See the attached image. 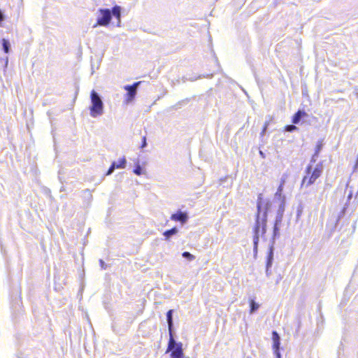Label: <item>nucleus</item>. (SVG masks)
I'll return each mask as SVG.
<instances>
[{"label":"nucleus","instance_id":"1","mask_svg":"<svg viewBox=\"0 0 358 358\" xmlns=\"http://www.w3.org/2000/svg\"><path fill=\"white\" fill-rule=\"evenodd\" d=\"M263 203L259 201L257 203V213L256 216V222L254 227L253 236V252L255 257L257 255L258 243L259 236H264L266 231L267 213L270 209L271 203L267 202L265 205L264 211L262 213Z\"/></svg>","mask_w":358,"mask_h":358},{"label":"nucleus","instance_id":"2","mask_svg":"<svg viewBox=\"0 0 358 358\" xmlns=\"http://www.w3.org/2000/svg\"><path fill=\"white\" fill-rule=\"evenodd\" d=\"M90 115L92 117H97L103 114L104 104L101 96L92 90L90 92Z\"/></svg>","mask_w":358,"mask_h":358},{"label":"nucleus","instance_id":"3","mask_svg":"<svg viewBox=\"0 0 358 358\" xmlns=\"http://www.w3.org/2000/svg\"><path fill=\"white\" fill-rule=\"evenodd\" d=\"M323 171L322 163H318L313 170H312V164H309L306 169V176L303 177L301 187H308L313 184L315 180L321 176Z\"/></svg>","mask_w":358,"mask_h":358},{"label":"nucleus","instance_id":"4","mask_svg":"<svg viewBox=\"0 0 358 358\" xmlns=\"http://www.w3.org/2000/svg\"><path fill=\"white\" fill-rule=\"evenodd\" d=\"M113 15V7L112 9L109 8H99L96 13V22L92 26V28H96L98 26L108 27L112 20Z\"/></svg>","mask_w":358,"mask_h":358},{"label":"nucleus","instance_id":"5","mask_svg":"<svg viewBox=\"0 0 358 358\" xmlns=\"http://www.w3.org/2000/svg\"><path fill=\"white\" fill-rule=\"evenodd\" d=\"M182 347V344L181 343L176 342L173 338V335L169 336L168 349L166 352H171V358H184V353Z\"/></svg>","mask_w":358,"mask_h":358},{"label":"nucleus","instance_id":"6","mask_svg":"<svg viewBox=\"0 0 358 358\" xmlns=\"http://www.w3.org/2000/svg\"><path fill=\"white\" fill-rule=\"evenodd\" d=\"M140 84L141 82H136L131 85H127L123 87L124 90L127 91V93L124 95L123 103L124 104L128 105L134 100Z\"/></svg>","mask_w":358,"mask_h":358},{"label":"nucleus","instance_id":"7","mask_svg":"<svg viewBox=\"0 0 358 358\" xmlns=\"http://www.w3.org/2000/svg\"><path fill=\"white\" fill-rule=\"evenodd\" d=\"M171 219L173 221L180 222L183 224L187 221L188 215L187 213L178 210L176 213L171 215Z\"/></svg>","mask_w":358,"mask_h":358},{"label":"nucleus","instance_id":"8","mask_svg":"<svg viewBox=\"0 0 358 358\" xmlns=\"http://www.w3.org/2000/svg\"><path fill=\"white\" fill-rule=\"evenodd\" d=\"M121 14H122V8L118 5H115L113 6V17L116 19V27H121L122 22H121Z\"/></svg>","mask_w":358,"mask_h":358},{"label":"nucleus","instance_id":"9","mask_svg":"<svg viewBox=\"0 0 358 358\" xmlns=\"http://www.w3.org/2000/svg\"><path fill=\"white\" fill-rule=\"evenodd\" d=\"M274 244L270 243L266 259V267H271L273 260Z\"/></svg>","mask_w":358,"mask_h":358},{"label":"nucleus","instance_id":"10","mask_svg":"<svg viewBox=\"0 0 358 358\" xmlns=\"http://www.w3.org/2000/svg\"><path fill=\"white\" fill-rule=\"evenodd\" d=\"M173 310H169L166 313V320H167V323H168L169 336L173 335Z\"/></svg>","mask_w":358,"mask_h":358},{"label":"nucleus","instance_id":"11","mask_svg":"<svg viewBox=\"0 0 358 358\" xmlns=\"http://www.w3.org/2000/svg\"><path fill=\"white\" fill-rule=\"evenodd\" d=\"M272 339H273V350L280 349V337L279 334L275 331H273L272 332Z\"/></svg>","mask_w":358,"mask_h":358},{"label":"nucleus","instance_id":"12","mask_svg":"<svg viewBox=\"0 0 358 358\" xmlns=\"http://www.w3.org/2000/svg\"><path fill=\"white\" fill-rule=\"evenodd\" d=\"M307 113L303 110H298L294 115L292 119V122L294 124H299L301 120L303 117L307 116Z\"/></svg>","mask_w":358,"mask_h":358},{"label":"nucleus","instance_id":"13","mask_svg":"<svg viewBox=\"0 0 358 358\" xmlns=\"http://www.w3.org/2000/svg\"><path fill=\"white\" fill-rule=\"evenodd\" d=\"M280 225H275L274 224L273 236H272L271 240L270 241V243L275 244V239L280 236Z\"/></svg>","mask_w":358,"mask_h":358},{"label":"nucleus","instance_id":"14","mask_svg":"<svg viewBox=\"0 0 358 358\" xmlns=\"http://www.w3.org/2000/svg\"><path fill=\"white\" fill-rule=\"evenodd\" d=\"M178 230L176 227H173L171 229L166 230L164 232L163 235L166 237V239H169L172 236L176 234Z\"/></svg>","mask_w":358,"mask_h":358},{"label":"nucleus","instance_id":"15","mask_svg":"<svg viewBox=\"0 0 358 358\" xmlns=\"http://www.w3.org/2000/svg\"><path fill=\"white\" fill-rule=\"evenodd\" d=\"M2 48L5 53H8L10 52V44L8 40L5 38L2 39Z\"/></svg>","mask_w":358,"mask_h":358},{"label":"nucleus","instance_id":"16","mask_svg":"<svg viewBox=\"0 0 358 358\" xmlns=\"http://www.w3.org/2000/svg\"><path fill=\"white\" fill-rule=\"evenodd\" d=\"M274 203H276L278 206V209L277 214L283 215L284 211H285V201H275Z\"/></svg>","mask_w":358,"mask_h":358},{"label":"nucleus","instance_id":"17","mask_svg":"<svg viewBox=\"0 0 358 358\" xmlns=\"http://www.w3.org/2000/svg\"><path fill=\"white\" fill-rule=\"evenodd\" d=\"M259 307V305L255 301V300L251 299L250 301V313H254Z\"/></svg>","mask_w":358,"mask_h":358},{"label":"nucleus","instance_id":"18","mask_svg":"<svg viewBox=\"0 0 358 358\" xmlns=\"http://www.w3.org/2000/svg\"><path fill=\"white\" fill-rule=\"evenodd\" d=\"M127 160L125 157L120 159L117 162H115V166L117 169H124L126 166Z\"/></svg>","mask_w":358,"mask_h":358},{"label":"nucleus","instance_id":"19","mask_svg":"<svg viewBox=\"0 0 358 358\" xmlns=\"http://www.w3.org/2000/svg\"><path fill=\"white\" fill-rule=\"evenodd\" d=\"M282 192H278V190H277L275 194V196H274V202L275 201H285V196H283L282 194Z\"/></svg>","mask_w":358,"mask_h":358},{"label":"nucleus","instance_id":"20","mask_svg":"<svg viewBox=\"0 0 358 358\" xmlns=\"http://www.w3.org/2000/svg\"><path fill=\"white\" fill-rule=\"evenodd\" d=\"M182 257L187 259L189 261H192L195 259V257L189 252H182Z\"/></svg>","mask_w":358,"mask_h":358},{"label":"nucleus","instance_id":"21","mask_svg":"<svg viewBox=\"0 0 358 358\" xmlns=\"http://www.w3.org/2000/svg\"><path fill=\"white\" fill-rule=\"evenodd\" d=\"M134 173L137 176H141L143 173L142 168L139 164L136 165Z\"/></svg>","mask_w":358,"mask_h":358},{"label":"nucleus","instance_id":"22","mask_svg":"<svg viewBox=\"0 0 358 358\" xmlns=\"http://www.w3.org/2000/svg\"><path fill=\"white\" fill-rule=\"evenodd\" d=\"M283 215L277 214L275 220V225H281Z\"/></svg>","mask_w":358,"mask_h":358},{"label":"nucleus","instance_id":"23","mask_svg":"<svg viewBox=\"0 0 358 358\" xmlns=\"http://www.w3.org/2000/svg\"><path fill=\"white\" fill-rule=\"evenodd\" d=\"M115 169H117L115 166V162H113L111 164L110 166L109 167V169L106 173V175L109 176V175L112 174V173L115 171Z\"/></svg>","mask_w":358,"mask_h":358},{"label":"nucleus","instance_id":"24","mask_svg":"<svg viewBox=\"0 0 358 358\" xmlns=\"http://www.w3.org/2000/svg\"><path fill=\"white\" fill-rule=\"evenodd\" d=\"M297 129V127L294 125H287L285 127V131H288V132H292L294 130H296Z\"/></svg>","mask_w":358,"mask_h":358},{"label":"nucleus","instance_id":"25","mask_svg":"<svg viewBox=\"0 0 358 358\" xmlns=\"http://www.w3.org/2000/svg\"><path fill=\"white\" fill-rule=\"evenodd\" d=\"M322 143H318L317 145H316V148H315V155H319L321 150H322Z\"/></svg>","mask_w":358,"mask_h":358},{"label":"nucleus","instance_id":"26","mask_svg":"<svg viewBox=\"0 0 358 358\" xmlns=\"http://www.w3.org/2000/svg\"><path fill=\"white\" fill-rule=\"evenodd\" d=\"M83 194H84L85 196L88 197L90 199H92V195L90 189H87L84 190Z\"/></svg>","mask_w":358,"mask_h":358},{"label":"nucleus","instance_id":"27","mask_svg":"<svg viewBox=\"0 0 358 358\" xmlns=\"http://www.w3.org/2000/svg\"><path fill=\"white\" fill-rule=\"evenodd\" d=\"M269 124V122H266L265 124H264V128L261 132V136H263L264 135L265 132L266 131V129H267V127Z\"/></svg>","mask_w":358,"mask_h":358},{"label":"nucleus","instance_id":"28","mask_svg":"<svg viewBox=\"0 0 358 358\" xmlns=\"http://www.w3.org/2000/svg\"><path fill=\"white\" fill-rule=\"evenodd\" d=\"M284 183H285V180L282 179L280 184L277 189V190H278V192H282Z\"/></svg>","mask_w":358,"mask_h":358},{"label":"nucleus","instance_id":"29","mask_svg":"<svg viewBox=\"0 0 358 358\" xmlns=\"http://www.w3.org/2000/svg\"><path fill=\"white\" fill-rule=\"evenodd\" d=\"M273 353L276 358H281V355L280 352V349L273 350Z\"/></svg>","mask_w":358,"mask_h":358},{"label":"nucleus","instance_id":"30","mask_svg":"<svg viewBox=\"0 0 358 358\" xmlns=\"http://www.w3.org/2000/svg\"><path fill=\"white\" fill-rule=\"evenodd\" d=\"M318 156L319 155H315V153H314L313 155L312 156L311 159H310V163L311 164L315 163Z\"/></svg>","mask_w":358,"mask_h":358},{"label":"nucleus","instance_id":"31","mask_svg":"<svg viewBox=\"0 0 358 358\" xmlns=\"http://www.w3.org/2000/svg\"><path fill=\"white\" fill-rule=\"evenodd\" d=\"M99 263H100V266H101L102 269H106V264H105V262L102 259L99 260Z\"/></svg>","mask_w":358,"mask_h":358},{"label":"nucleus","instance_id":"32","mask_svg":"<svg viewBox=\"0 0 358 358\" xmlns=\"http://www.w3.org/2000/svg\"><path fill=\"white\" fill-rule=\"evenodd\" d=\"M271 267H266V275L268 277L271 275Z\"/></svg>","mask_w":358,"mask_h":358},{"label":"nucleus","instance_id":"33","mask_svg":"<svg viewBox=\"0 0 358 358\" xmlns=\"http://www.w3.org/2000/svg\"><path fill=\"white\" fill-rule=\"evenodd\" d=\"M5 62V68L7 67L8 63V58L6 57L5 59H3Z\"/></svg>","mask_w":358,"mask_h":358},{"label":"nucleus","instance_id":"34","mask_svg":"<svg viewBox=\"0 0 358 358\" xmlns=\"http://www.w3.org/2000/svg\"><path fill=\"white\" fill-rule=\"evenodd\" d=\"M145 145H146V141H145V138L144 137L142 147H145Z\"/></svg>","mask_w":358,"mask_h":358},{"label":"nucleus","instance_id":"35","mask_svg":"<svg viewBox=\"0 0 358 358\" xmlns=\"http://www.w3.org/2000/svg\"><path fill=\"white\" fill-rule=\"evenodd\" d=\"M259 155H260L263 158H264V154L263 153V152H262V151H261V150L259 151Z\"/></svg>","mask_w":358,"mask_h":358}]
</instances>
